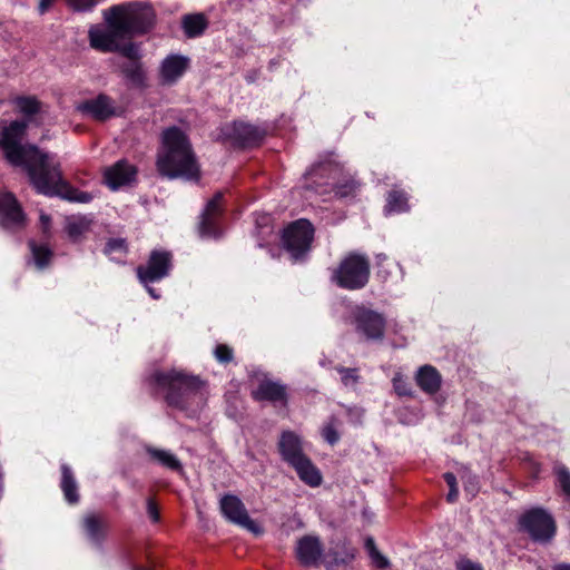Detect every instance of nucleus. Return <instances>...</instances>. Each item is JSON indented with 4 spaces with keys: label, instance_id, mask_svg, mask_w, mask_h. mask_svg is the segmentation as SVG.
<instances>
[{
    "label": "nucleus",
    "instance_id": "1a4fd4ad",
    "mask_svg": "<svg viewBox=\"0 0 570 570\" xmlns=\"http://www.w3.org/2000/svg\"><path fill=\"white\" fill-rule=\"evenodd\" d=\"M352 323L355 331L368 341H381L384 337L386 320L376 311L357 305L352 311Z\"/></svg>",
    "mask_w": 570,
    "mask_h": 570
},
{
    "label": "nucleus",
    "instance_id": "49530a36",
    "mask_svg": "<svg viewBox=\"0 0 570 570\" xmlns=\"http://www.w3.org/2000/svg\"><path fill=\"white\" fill-rule=\"evenodd\" d=\"M354 190H355V184L351 183L343 187H340L336 190V194H338L340 196H347V195L352 194Z\"/></svg>",
    "mask_w": 570,
    "mask_h": 570
},
{
    "label": "nucleus",
    "instance_id": "412c9836",
    "mask_svg": "<svg viewBox=\"0 0 570 570\" xmlns=\"http://www.w3.org/2000/svg\"><path fill=\"white\" fill-rule=\"evenodd\" d=\"M82 529L90 542L101 546L107 538L108 523L99 513H87L82 519Z\"/></svg>",
    "mask_w": 570,
    "mask_h": 570
},
{
    "label": "nucleus",
    "instance_id": "9d476101",
    "mask_svg": "<svg viewBox=\"0 0 570 570\" xmlns=\"http://www.w3.org/2000/svg\"><path fill=\"white\" fill-rule=\"evenodd\" d=\"M107 29L94 26L89 29L88 37L91 48L100 52H116L119 49V41L126 39L124 32L114 26V19L109 9L104 11Z\"/></svg>",
    "mask_w": 570,
    "mask_h": 570
},
{
    "label": "nucleus",
    "instance_id": "ea45409f",
    "mask_svg": "<svg viewBox=\"0 0 570 570\" xmlns=\"http://www.w3.org/2000/svg\"><path fill=\"white\" fill-rule=\"evenodd\" d=\"M214 355L219 363L228 364L234 358V351L226 344H218L215 347Z\"/></svg>",
    "mask_w": 570,
    "mask_h": 570
},
{
    "label": "nucleus",
    "instance_id": "a18cd8bd",
    "mask_svg": "<svg viewBox=\"0 0 570 570\" xmlns=\"http://www.w3.org/2000/svg\"><path fill=\"white\" fill-rule=\"evenodd\" d=\"M465 491L471 493L472 497L475 495V493L479 490V484L475 476L469 475L465 484H464Z\"/></svg>",
    "mask_w": 570,
    "mask_h": 570
},
{
    "label": "nucleus",
    "instance_id": "b1692460",
    "mask_svg": "<svg viewBox=\"0 0 570 570\" xmlns=\"http://www.w3.org/2000/svg\"><path fill=\"white\" fill-rule=\"evenodd\" d=\"M92 218L88 216H71L66 220V232L68 237L73 242H81L91 230Z\"/></svg>",
    "mask_w": 570,
    "mask_h": 570
},
{
    "label": "nucleus",
    "instance_id": "2eb2a0df",
    "mask_svg": "<svg viewBox=\"0 0 570 570\" xmlns=\"http://www.w3.org/2000/svg\"><path fill=\"white\" fill-rule=\"evenodd\" d=\"M219 508L222 514L230 522L249 531L256 530V523L250 519L242 500L234 494H225L220 498Z\"/></svg>",
    "mask_w": 570,
    "mask_h": 570
},
{
    "label": "nucleus",
    "instance_id": "6ab92c4d",
    "mask_svg": "<svg viewBox=\"0 0 570 570\" xmlns=\"http://www.w3.org/2000/svg\"><path fill=\"white\" fill-rule=\"evenodd\" d=\"M323 554V546L318 537L304 535L297 541L296 558L306 567L316 566Z\"/></svg>",
    "mask_w": 570,
    "mask_h": 570
},
{
    "label": "nucleus",
    "instance_id": "f03ea898",
    "mask_svg": "<svg viewBox=\"0 0 570 570\" xmlns=\"http://www.w3.org/2000/svg\"><path fill=\"white\" fill-rule=\"evenodd\" d=\"M158 171L168 177L199 179V166L186 134L178 127L163 132V151L157 159Z\"/></svg>",
    "mask_w": 570,
    "mask_h": 570
},
{
    "label": "nucleus",
    "instance_id": "4c0bfd02",
    "mask_svg": "<svg viewBox=\"0 0 570 570\" xmlns=\"http://www.w3.org/2000/svg\"><path fill=\"white\" fill-rule=\"evenodd\" d=\"M554 473L562 492L570 498V471L564 465H558L554 468Z\"/></svg>",
    "mask_w": 570,
    "mask_h": 570
},
{
    "label": "nucleus",
    "instance_id": "3c124183",
    "mask_svg": "<svg viewBox=\"0 0 570 570\" xmlns=\"http://www.w3.org/2000/svg\"><path fill=\"white\" fill-rule=\"evenodd\" d=\"M554 570H570L569 563H560L554 567Z\"/></svg>",
    "mask_w": 570,
    "mask_h": 570
},
{
    "label": "nucleus",
    "instance_id": "864d4df0",
    "mask_svg": "<svg viewBox=\"0 0 570 570\" xmlns=\"http://www.w3.org/2000/svg\"><path fill=\"white\" fill-rule=\"evenodd\" d=\"M149 294L154 297V298H158V295L155 294V291L153 287H147Z\"/></svg>",
    "mask_w": 570,
    "mask_h": 570
},
{
    "label": "nucleus",
    "instance_id": "bb28decb",
    "mask_svg": "<svg viewBox=\"0 0 570 570\" xmlns=\"http://www.w3.org/2000/svg\"><path fill=\"white\" fill-rule=\"evenodd\" d=\"M146 452L153 462H156L170 471L183 472V464L180 460L170 451L147 446Z\"/></svg>",
    "mask_w": 570,
    "mask_h": 570
},
{
    "label": "nucleus",
    "instance_id": "7c9ffc66",
    "mask_svg": "<svg viewBox=\"0 0 570 570\" xmlns=\"http://www.w3.org/2000/svg\"><path fill=\"white\" fill-rule=\"evenodd\" d=\"M120 71L132 85L145 86L146 73L140 61H127L120 66Z\"/></svg>",
    "mask_w": 570,
    "mask_h": 570
},
{
    "label": "nucleus",
    "instance_id": "9b49d317",
    "mask_svg": "<svg viewBox=\"0 0 570 570\" xmlns=\"http://www.w3.org/2000/svg\"><path fill=\"white\" fill-rule=\"evenodd\" d=\"M173 268V254L166 249L151 250L146 264L136 269L141 284L148 285L167 277Z\"/></svg>",
    "mask_w": 570,
    "mask_h": 570
},
{
    "label": "nucleus",
    "instance_id": "c03bdc74",
    "mask_svg": "<svg viewBox=\"0 0 570 570\" xmlns=\"http://www.w3.org/2000/svg\"><path fill=\"white\" fill-rule=\"evenodd\" d=\"M147 513L153 522H158L160 519L158 508L153 499L147 500Z\"/></svg>",
    "mask_w": 570,
    "mask_h": 570
},
{
    "label": "nucleus",
    "instance_id": "393cba45",
    "mask_svg": "<svg viewBox=\"0 0 570 570\" xmlns=\"http://www.w3.org/2000/svg\"><path fill=\"white\" fill-rule=\"evenodd\" d=\"M297 473L298 478L309 487H318L322 483V474L320 470L305 456L291 465Z\"/></svg>",
    "mask_w": 570,
    "mask_h": 570
},
{
    "label": "nucleus",
    "instance_id": "a878e982",
    "mask_svg": "<svg viewBox=\"0 0 570 570\" xmlns=\"http://www.w3.org/2000/svg\"><path fill=\"white\" fill-rule=\"evenodd\" d=\"M60 470V489L65 495V499L69 504H77L80 500V495L78 493V484L75 479L73 472L71 468L66 463L61 464Z\"/></svg>",
    "mask_w": 570,
    "mask_h": 570
},
{
    "label": "nucleus",
    "instance_id": "cd10ccee",
    "mask_svg": "<svg viewBox=\"0 0 570 570\" xmlns=\"http://www.w3.org/2000/svg\"><path fill=\"white\" fill-rule=\"evenodd\" d=\"M337 170V167L331 161L321 163L314 165L306 173L305 179L311 180L313 184H316L318 186L330 185L328 180L335 178Z\"/></svg>",
    "mask_w": 570,
    "mask_h": 570
},
{
    "label": "nucleus",
    "instance_id": "7ed1b4c3",
    "mask_svg": "<svg viewBox=\"0 0 570 570\" xmlns=\"http://www.w3.org/2000/svg\"><path fill=\"white\" fill-rule=\"evenodd\" d=\"M151 381L165 392L167 404L178 410L199 406L205 400L206 383L199 376L176 370L157 371Z\"/></svg>",
    "mask_w": 570,
    "mask_h": 570
},
{
    "label": "nucleus",
    "instance_id": "4468645a",
    "mask_svg": "<svg viewBox=\"0 0 570 570\" xmlns=\"http://www.w3.org/2000/svg\"><path fill=\"white\" fill-rule=\"evenodd\" d=\"M224 132L234 145L243 148L258 146L265 137L263 129L244 121H234Z\"/></svg>",
    "mask_w": 570,
    "mask_h": 570
},
{
    "label": "nucleus",
    "instance_id": "5701e85b",
    "mask_svg": "<svg viewBox=\"0 0 570 570\" xmlns=\"http://www.w3.org/2000/svg\"><path fill=\"white\" fill-rule=\"evenodd\" d=\"M417 386L428 394H435L441 389L442 376L432 365L421 366L415 375Z\"/></svg>",
    "mask_w": 570,
    "mask_h": 570
},
{
    "label": "nucleus",
    "instance_id": "58836bf2",
    "mask_svg": "<svg viewBox=\"0 0 570 570\" xmlns=\"http://www.w3.org/2000/svg\"><path fill=\"white\" fill-rule=\"evenodd\" d=\"M336 371L341 374L342 383L345 386H355L360 381V375L357 374L356 368L337 366Z\"/></svg>",
    "mask_w": 570,
    "mask_h": 570
},
{
    "label": "nucleus",
    "instance_id": "dca6fc26",
    "mask_svg": "<svg viewBox=\"0 0 570 570\" xmlns=\"http://www.w3.org/2000/svg\"><path fill=\"white\" fill-rule=\"evenodd\" d=\"M250 396L256 402H269L274 405L287 406V386L281 382L268 379L261 380L257 386L252 390Z\"/></svg>",
    "mask_w": 570,
    "mask_h": 570
},
{
    "label": "nucleus",
    "instance_id": "473e14b6",
    "mask_svg": "<svg viewBox=\"0 0 570 570\" xmlns=\"http://www.w3.org/2000/svg\"><path fill=\"white\" fill-rule=\"evenodd\" d=\"M342 425V422L336 416H331L328 421L324 424L322 429V436L324 440L334 445L340 440L338 430Z\"/></svg>",
    "mask_w": 570,
    "mask_h": 570
},
{
    "label": "nucleus",
    "instance_id": "72a5a7b5",
    "mask_svg": "<svg viewBox=\"0 0 570 570\" xmlns=\"http://www.w3.org/2000/svg\"><path fill=\"white\" fill-rule=\"evenodd\" d=\"M325 566L327 570H336L340 566L346 567L355 558L354 550H346L343 553L330 552Z\"/></svg>",
    "mask_w": 570,
    "mask_h": 570
},
{
    "label": "nucleus",
    "instance_id": "37998d69",
    "mask_svg": "<svg viewBox=\"0 0 570 570\" xmlns=\"http://www.w3.org/2000/svg\"><path fill=\"white\" fill-rule=\"evenodd\" d=\"M393 386L397 395L400 396H410L412 395L411 387L409 384L403 381L402 379H394L393 380Z\"/></svg>",
    "mask_w": 570,
    "mask_h": 570
},
{
    "label": "nucleus",
    "instance_id": "423d86ee",
    "mask_svg": "<svg viewBox=\"0 0 570 570\" xmlns=\"http://www.w3.org/2000/svg\"><path fill=\"white\" fill-rule=\"evenodd\" d=\"M519 530L539 543H549L556 535L557 524L553 517L542 508L524 511L518 519Z\"/></svg>",
    "mask_w": 570,
    "mask_h": 570
},
{
    "label": "nucleus",
    "instance_id": "ddd939ff",
    "mask_svg": "<svg viewBox=\"0 0 570 570\" xmlns=\"http://www.w3.org/2000/svg\"><path fill=\"white\" fill-rule=\"evenodd\" d=\"M224 194L217 191L207 203L199 223V234L202 237L216 238L220 235L219 219L224 213Z\"/></svg>",
    "mask_w": 570,
    "mask_h": 570
},
{
    "label": "nucleus",
    "instance_id": "de8ad7c7",
    "mask_svg": "<svg viewBox=\"0 0 570 570\" xmlns=\"http://www.w3.org/2000/svg\"><path fill=\"white\" fill-rule=\"evenodd\" d=\"M56 2V0H40L39 2V12L43 14L47 12Z\"/></svg>",
    "mask_w": 570,
    "mask_h": 570
},
{
    "label": "nucleus",
    "instance_id": "39448f33",
    "mask_svg": "<svg viewBox=\"0 0 570 570\" xmlns=\"http://www.w3.org/2000/svg\"><path fill=\"white\" fill-rule=\"evenodd\" d=\"M114 26L120 29L126 39L150 31L155 24L156 14L150 6L140 3L117 4L109 8Z\"/></svg>",
    "mask_w": 570,
    "mask_h": 570
},
{
    "label": "nucleus",
    "instance_id": "c9c22d12",
    "mask_svg": "<svg viewBox=\"0 0 570 570\" xmlns=\"http://www.w3.org/2000/svg\"><path fill=\"white\" fill-rule=\"evenodd\" d=\"M365 547L368 551L370 558L372 560V563L377 569H385L390 567V561L386 557H384L376 548L374 540L372 538H368L365 542Z\"/></svg>",
    "mask_w": 570,
    "mask_h": 570
},
{
    "label": "nucleus",
    "instance_id": "e433bc0d",
    "mask_svg": "<svg viewBox=\"0 0 570 570\" xmlns=\"http://www.w3.org/2000/svg\"><path fill=\"white\" fill-rule=\"evenodd\" d=\"M128 252L127 242L124 238H111L105 247V254L112 255L118 253L120 257H125Z\"/></svg>",
    "mask_w": 570,
    "mask_h": 570
},
{
    "label": "nucleus",
    "instance_id": "0eeeda50",
    "mask_svg": "<svg viewBox=\"0 0 570 570\" xmlns=\"http://www.w3.org/2000/svg\"><path fill=\"white\" fill-rule=\"evenodd\" d=\"M313 238V225L307 219H298L284 229L282 242L292 257L297 259L311 249Z\"/></svg>",
    "mask_w": 570,
    "mask_h": 570
},
{
    "label": "nucleus",
    "instance_id": "79ce46f5",
    "mask_svg": "<svg viewBox=\"0 0 570 570\" xmlns=\"http://www.w3.org/2000/svg\"><path fill=\"white\" fill-rule=\"evenodd\" d=\"M455 568L456 570H483V567L481 563L472 561L471 559L466 557H460L455 561Z\"/></svg>",
    "mask_w": 570,
    "mask_h": 570
},
{
    "label": "nucleus",
    "instance_id": "09e8293b",
    "mask_svg": "<svg viewBox=\"0 0 570 570\" xmlns=\"http://www.w3.org/2000/svg\"><path fill=\"white\" fill-rule=\"evenodd\" d=\"M443 478H444V481L446 482V484L449 485V488H453V487L458 485L456 478L453 473L446 472V473H444Z\"/></svg>",
    "mask_w": 570,
    "mask_h": 570
},
{
    "label": "nucleus",
    "instance_id": "c85d7f7f",
    "mask_svg": "<svg viewBox=\"0 0 570 570\" xmlns=\"http://www.w3.org/2000/svg\"><path fill=\"white\" fill-rule=\"evenodd\" d=\"M181 27L187 38H197L205 32L208 21L203 13L186 14L183 17Z\"/></svg>",
    "mask_w": 570,
    "mask_h": 570
},
{
    "label": "nucleus",
    "instance_id": "a211bd4d",
    "mask_svg": "<svg viewBox=\"0 0 570 570\" xmlns=\"http://www.w3.org/2000/svg\"><path fill=\"white\" fill-rule=\"evenodd\" d=\"M137 174L136 168L127 160H119L104 171L105 184L112 190L131 183Z\"/></svg>",
    "mask_w": 570,
    "mask_h": 570
},
{
    "label": "nucleus",
    "instance_id": "6e6552de",
    "mask_svg": "<svg viewBox=\"0 0 570 570\" xmlns=\"http://www.w3.org/2000/svg\"><path fill=\"white\" fill-rule=\"evenodd\" d=\"M55 169L58 174V178L49 183L51 184L50 190L43 191L40 188H36L38 193L47 196L58 195L63 199L80 204H88L94 199V196L90 193L75 188L62 179L60 164L55 161L53 156L46 163L43 167L38 170V173L46 177L47 175L45 174H48L50 170Z\"/></svg>",
    "mask_w": 570,
    "mask_h": 570
},
{
    "label": "nucleus",
    "instance_id": "2f4dec72",
    "mask_svg": "<svg viewBox=\"0 0 570 570\" xmlns=\"http://www.w3.org/2000/svg\"><path fill=\"white\" fill-rule=\"evenodd\" d=\"M35 264L38 268L47 267L52 257V250L45 244H37L35 240L29 242Z\"/></svg>",
    "mask_w": 570,
    "mask_h": 570
},
{
    "label": "nucleus",
    "instance_id": "f257e3e1",
    "mask_svg": "<svg viewBox=\"0 0 570 570\" xmlns=\"http://www.w3.org/2000/svg\"><path fill=\"white\" fill-rule=\"evenodd\" d=\"M27 125L23 121H12L6 127L0 137V148L3 150L6 159L13 166H21L26 169L29 179L35 188H40L43 191L50 190L53 179L58 178L55 170L45 176L40 175L38 170L46 165L52 157L47 153H42L35 145H21Z\"/></svg>",
    "mask_w": 570,
    "mask_h": 570
},
{
    "label": "nucleus",
    "instance_id": "8fccbe9b",
    "mask_svg": "<svg viewBox=\"0 0 570 570\" xmlns=\"http://www.w3.org/2000/svg\"><path fill=\"white\" fill-rule=\"evenodd\" d=\"M458 497H459L458 485L453 487V488H450V491H449V493L446 495L448 502H450V503L455 502L458 500Z\"/></svg>",
    "mask_w": 570,
    "mask_h": 570
},
{
    "label": "nucleus",
    "instance_id": "aec40b11",
    "mask_svg": "<svg viewBox=\"0 0 570 570\" xmlns=\"http://www.w3.org/2000/svg\"><path fill=\"white\" fill-rule=\"evenodd\" d=\"M189 59L180 55L167 56L159 68L160 82L163 85L175 83L188 69Z\"/></svg>",
    "mask_w": 570,
    "mask_h": 570
},
{
    "label": "nucleus",
    "instance_id": "4be33fe9",
    "mask_svg": "<svg viewBox=\"0 0 570 570\" xmlns=\"http://www.w3.org/2000/svg\"><path fill=\"white\" fill-rule=\"evenodd\" d=\"M279 453L285 462L289 465L295 464L306 455L303 452L299 438L292 431L282 433L278 442Z\"/></svg>",
    "mask_w": 570,
    "mask_h": 570
},
{
    "label": "nucleus",
    "instance_id": "f8f14e48",
    "mask_svg": "<svg viewBox=\"0 0 570 570\" xmlns=\"http://www.w3.org/2000/svg\"><path fill=\"white\" fill-rule=\"evenodd\" d=\"M26 214L12 193L0 195V226L7 230L16 232L24 228Z\"/></svg>",
    "mask_w": 570,
    "mask_h": 570
},
{
    "label": "nucleus",
    "instance_id": "603ef678",
    "mask_svg": "<svg viewBox=\"0 0 570 570\" xmlns=\"http://www.w3.org/2000/svg\"><path fill=\"white\" fill-rule=\"evenodd\" d=\"M40 219H41V222H42V224H43V226H45V227H47V226L49 225V223H50V218H49V216H47V215H43V214H42V215L40 216Z\"/></svg>",
    "mask_w": 570,
    "mask_h": 570
},
{
    "label": "nucleus",
    "instance_id": "f704fd0d",
    "mask_svg": "<svg viewBox=\"0 0 570 570\" xmlns=\"http://www.w3.org/2000/svg\"><path fill=\"white\" fill-rule=\"evenodd\" d=\"M14 104L22 114L28 116L39 112L41 107L40 101L35 97H17Z\"/></svg>",
    "mask_w": 570,
    "mask_h": 570
},
{
    "label": "nucleus",
    "instance_id": "f3484780",
    "mask_svg": "<svg viewBox=\"0 0 570 570\" xmlns=\"http://www.w3.org/2000/svg\"><path fill=\"white\" fill-rule=\"evenodd\" d=\"M77 110L100 121L116 115L112 99L105 94H100L94 99L79 104Z\"/></svg>",
    "mask_w": 570,
    "mask_h": 570
},
{
    "label": "nucleus",
    "instance_id": "20e7f679",
    "mask_svg": "<svg viewBox=\"0 0 570 570\" xmlns=\"http://www.w3.org/2000/svg\"><path fill=\"white\" fill-rule=\"evenodd\" d=\"M371 261L365 254L350 252L331 269L330 279L337 287L347 291L364 288L370 281Z\"/></svg>",
    "mask_w": 570,
    "mask_h": 570
},
{
    "label": "nucleus",
    "instance_id": "a19ab883",
    "mask_svg": "<svg viewBox=\"0 0 570 570\" xmlns=\"http://www.w3.org/2000/svg\"><path fill=\"white\" fill-rule=\"evenodd\" d=\"M124 57L128 59V61H140V52L137 45L129 42L127 45H121L119 42L118 51Z\"/></svg>",
    "mask_w": 570,
    "mask_h": 570
},
{
    "label": "nucleus",
    "instance_id": "c756f323",
    "mask_svg": "<svg viewBox=\"0 0 570 570\" xmlns=\"http://www.w3.org/2000/svg\"><path fill=\"white\" fill-rule=\"evenodd\" d=\"M410 209L409 196L406 191L399 188L391 189L386 195L384 210L386 214L405 213Z\"/></svg>",
    "mask_w": 570,
    "mask_h": 570
},
{
    "label": "nucleus",
    "instance_id": "5fc2aeb1",
    "mask_svg": "<svg viewBox=\"0 0 570 570\" xmlns=\"http://www.w3.org/2000/svg\"><path fill=\"white\" fill-rule=\"evenodd\" d=\"M2 104V100H0V105Z\"/></svg>",
    "mask_w": 570,
    "mask_h": 570
}]
</instances>
